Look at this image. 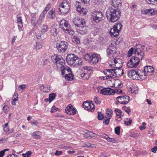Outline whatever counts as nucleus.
I'll use <instances>...</instances> for the list:
<instances>
[{
    "instance_id": "bf43d9fd",
    "label": "nucleus",
    "mask_w": 157,
    "mask_h": 157,
    "mask_svg": "<svg viewBox=\"0 0 157 157\" xmlns=\"http://www.w3.org/2000/svg\"><path fill=\"white\" fill-rule=\"evenodd\" d=\"M18 98V94L15 92L14 94V95L13 97V101H16L17 100Z\"/></svg>"
},
{
    "instance_id": "49530a36",
    "label": "nucleus",
    "mask_w": 157,
    "mask_h": 157,
    "mask_svg": "<svg viewBox=\"0 0 157 157\" xmlns=\"http://www.w3.org/2000/svg\"><path fill=\"white\" fill-rule=\"evenodd\" d=\"M146 2L148 4L155 5L157 3V0H146Z\"/></svg>"
},
{
    "instance_id": "8fccbe9b",
    "label": "nucleus",
    "mask_w": 157,
    "mask_h": 157,
    "mask_svg": "<svg viewBox=\"0 0 157 157\" xmlns=\"http://www.w3.org/2000/svg\"><path fill=\"white\" fill-rule=\"evenodd\" d=\"M123 97H124V101L123 104H126L128 103L129 101V96L126 95L123 96Z\"/></svg>"
},
{
    "instance_id": "79ce46f5",
    "label": "nucleus",
    "mask_w": 157,
    "mask_h": 157,
    "mask_svg": "<svg viewBox=\"0 0 157 157\" xmlns=\"http://www.w3.org/2000/svg\"><path fill=\"white\" fill-rule=\"evenodd\" d=\"M113 26L114 27H115L116 29L119 30V31L120 32L122 29V26L121 23H119L117 24H116V25H114Z\"/></svg>"
},
{
    "instance_id": "c9c22d12",
    "label": "nucleus",
    "mask_w": 157,
    "mask_h": 157,
    "mask_svg": "<svg viewBox=\"0 0 157 157\" xmlns=\"http://www.w3.org/2000/svg\"><path fill=\"white\" fill-rule=\"evenodd\" d=\"M90 105V103L86 101H84L82 104L83 107L84 108V109L88 111H89V105Z\"/></svg>"
},
{
    "instance_id": "20e7f679",
    "label": "nucleus",
    "mask_w": 157,
    "mask_h": 157,
    "mask_svg": "<svg viewBox=\"0 0 157 157\" xmlns=\"http://www.w3.org/2000/svg\"><path fill=\"white\" fill-rule=\"evenodd\" d=\"M51 58L58 69H61L66 66H65V60L61 56L54 54L52 56Z\"/></svg>"
},
{
    "instance_id": "13d9d810",
    "label": "nucleus",
    "mask_w": 157,
    "mask_h": 157,
    "mask_svg": "<svg viewBox=\"0 0 157 157\" xmlns=\"http://www.w3.org/2000/svg\"><path fill=\"white\" fill-rule=\"evenodd\" d=\"M44 18L43 17L39 16V19L38 20V25H41L42 22L44 21Z\"/></svg>"
},
{
    "instance_id": "c756f323",
    "label": "nucleus",
    "mask_w": 157,
    "mask_h": 157,
    "mask_svg": "<svg viewBox=\"0 0 157 157\" xmlns=\"http://www.w3.org/2000/svg\"><path fill=\"white\" fill-rule=\"evenodd\" d=\"M40 132L39 131L34 132L32 133L33 138L35 139H40L41 137L40 136Z\"/></svg>"
},
{
    "instance_id": "4be33fe9",
    "label": "nucleus",
    "mask_w": 157,
    "mask_h": 157,
    "mask_svg": "<svg viewBox=\"0 0 157 157\" xmlns=\"http://www.w3.org/2000/svg\"><path fill=\"white\" fill-rule=\"evenodd\" d=\"M106 52L107 56L109 57H114L113 55L115 53L116 51L114 50L108 48L107 49Z\"/></svg>"
},
{
    "instance_id": "2f4dec72",
    "label": "nucleus",
    "mask_w": 157,
    "mask_h": 157,
    "mask_svg": "<svg viewBox=\"0 0 157 157\" xmlns=\"http://www.w3.org/2000/svg\"><path fill=\"white\" fill-rule=\"evenodd\" d=\"M49 88L47 85H42L40 87L41 90L46 92H48L50 91Z\"/></svg>"
},
{
    "instance_id": "a878e982",
    "label": "nucleus",
    "mask_w": 157,
    "mask_h": 157,
    "mask_svg": "<svg viewBox=\"0 0 157 157\" xmlns=\"http://www.w3.org/2000/svg\"><path fill=\"white\" fill-rule=\"evenodd\" d=\"M50 33L51 34L54 36H55L58 33L57 29L54 27H52L50 29Z\"/></svg>"
},
{
    "instance_id": "603ef678",
    "label": "nucleus",
    "mask_w": 157,
    "mask_h": 157,
    "mask_svg": "<svg viewBox=\"0 0 157 157\" xmlns=\"http://www.w3.org/2000/svg\"><path fill=\"white\" fill-rule=\"evenodd\" d=\"M78 12L81 13L83 14L84 15H85L86 14L87 10L84 8H82L80 10H78Z\"/></svg>"
},
{
    "instance_id": "c85d7f7f",
    "label": "nucleus",
    "mask_w": 157,
    "mask_h": 157,
    "mask_svg": "<svg viewBox=\"0 0 157 157\" xmlns=\"http://www.w3.org/2000/svg\"><path fill=\"white\" fill-rule=\"evenodd\" d=\"M41 32L42 34H44L46 32L48 29V26L45 24H43L41 27Z\"/></svg>"
},
{
    "instance_id": "0e129e2a",
    "label": "nucleus",
    "mask_w": 157,
    "mask_h": 157,
    "mask_svg": "<svg viewBox=\"0 0 157 157\" xmlns=\"http://www.w3.org/2000/svg\"><path fill=\"white\" fill-rule=\"evenodd\" d=\"M46 13H46V11H43L41 13L40 16L44 18L45 17V15Z\"/></svg>"
},
{
    "instance_id": "6e6552de",
    "label": "nucleus",
    "mask_w": 157,
    "mask_h": 157,
    "mask_svg": "<svg viewBox=\"0 0 157 157\" xmlns=\"http://www.w3.org/2000/svg\"><path fill=\"white\" fill-rule=\"evenodd\" d=\"M68 43L65 41H61L59 43H57L56 45V48L59 52L64 53L67 49Z\"/></svg>"
},
{
    "instance_id": "9b49d317",
    "label": "nucleus",
    "mask_w": 157,
    "mask_h": 157,
    "mask_svg": "<svg viewBox=\"0 0 157 157\" xmlns=\"http://www.w3.org/2000/svg\"><path fill=\"white\" fill-rule=\"evenodd\" d=\"M59 26L63 30L66 31V33H69L70 25L68 24V21L64 19L61 20Z\"/></svg>"
},
{
    "instance_id": "aec40b11",
    "label": "nucleus",
    "mask_w": 157,
    "mask_h": 157,
    "mask_svg": "<svg viewBox=\"0 0 157 157\" xmlns=\"http://www.w3.org/2000/svg\"><path fill=\"white\" fill-rule=\"evenodd\" d=\"M141 13L143 14H149L151 15H154L155 14V12L153 9H146L145 10L142 11Z\"/></svg>"
},
{
    "instance_id": "393cba45",
    "label": "nucleus",
    "mask_w": 157,
    "mask_h": 157,
    "mask_svg": "<svg viewBox=\"0 0 157 157\" xmlns=\"http://www.w3.org/2000/svg\"><path fill=\"white\" fill-rule=\"evenodd\" d=\"M72 41L77 44H79L80 43L79 38L76 35L72 36L71 37Z\"/></svg>"
},
{
    "instance_id": "cd10ccee",
    "label": "nucleus",
    "mask_w": 157,
    "mask_h": 157,
    "mask_svg": "<svg viewBox=\"0 0 157 157\" xmlns=\"http://www.w3.org/2000/svg\"><path fill=\"white\" fill-rule=\"evenodd\" d=\"M90 74V73L84 71L80 75L81 77H82V78L83 79L87 80L89 78Z\"/></svg>"
},
{
    "instance_id": "58836bf2",
    "label": "nucleus",
    "mask_w": 157,
    "mask_h": 157,
    "mask_svg": "<svg viewBox=\"0 0 157 157\" xmlns=\"http://www.w3.org/2000/svg\"><path fill=\"white\" fill-rule=\"evenodd\" d=\"M56 94L52 93L49 94V102L51 103L55 98Z\"/></svg>"
},
{
    "instance_id": "f03ea898",
    "label": "nucleus",
    "mask_w": 157,
    "mask_h": 157,
    "mask_svg": "<svg viewBox=\"0 0 157 157\" xmlns=\"http://www.w3.org/2000/svg\"><path fill=\"white\" fill-rule=\"evenodd\" d=\"M121 13V11L118 9L110 7L106 12V17L110 21L114 22L120 18Z\"/></svg>"
},
{
    "instance_id": "37998d69",
    "label": "nucleus",
    "mask_w": 157,
    "mask_h": 157,
    "mask_svg": "<svg viewBox=\"0 0 157 157\" xmlns=\"http://www.w3.org/2000/svg\"><path fill=\"white\" fill-rule=\"evenodd\" d=\"M32 153L31 151H27L25 153L22 154V155L23 157H30Z\"/></svg>"
},
{
    "instance_id": "5fc2aeb1",
    "label": "nucleus",
    "mask_w": 157,
    "mask_h": 157,
    "mask_svg": "<svg viewBox=\"0 0 157 157\" xmlns=\"http://www.w3.org/2000/svg\"><path fill=\"white\" fill-rule=\"evenodd\" d=\"M49 64L50 63L48 60L47 59H46L44 60V61L43 66L44 67H46V66L49 65Z\"/></svg>"
},
{
    "instance_id": "ddd939ff",
    "label": "nucleus",
    "mask_w": 157,
    "mask_h": 157,
    "mask_svg": "<svg viewBox=\"0 0 157 157\" xmlns=\"http://www.w3.org/2000/svg\"><path fill=\"white\" fill-rule=\"evenodd\" d=\"M114 68L107 69L103 71V73L109 79L113 78L114 76Z\"/></svg>"
},
{
    "instance_id": "7c9ffc66",
    "label": "nucleus",
    "mask_w": 157,
    "mask_h": 157,
    "mask_svg": "<svg viewBox=\"0 0 157 157\" xmlns=\"http://www.w3.org/2000/svg\"><path fill=\"white\" fill-rule=\"evenodd\" d=\"M79 23L80 25H78V27L81 28H85L86 27V22L85 19H80Z\"/></svg>"
},
{
    "instance_id": "3c124183",
    "label": "nucleus",
    "mask_w": 157,
    "mask_h": 157,
    "mask_svg": "<svg viewBox=\"0 0 157 157\" xmlns=\"http://www.w3.org/2000/svg\"><path fill=\"white\" fill-rule=\"evenodd\" d=\"M2 106H3L2 105ZM9 109V107L8 106L4 104V105L3 106V109L6 113L8 112Z\"/></svg>"
},
{
    "instance_id": "774afa93",
    "label": "nucleus",
    "mask_w": 157,
    "mask_h": 157,
    "mask_svg": "<svg viewBox=\"0 0 157 157\" xmlns=\"http://www.w3.org/2000/svg\"><path fill=\"white\" fill-rule=\"evenodd\" d=\"M151 151L152 152L154 153H156V151H157V146H155L154 147L151 149Z\"/></svg>"
},
{
    "instance_id": "1a4fd4ad",
    "label": "nucleus",
    "mask_w": 157,
    "mask_h": 157,
    "mask_svg": "<svg viewBox=\"0 0 157 157\" xmlns=\"http://www.w3.org/2000/svg\"><path fill=\"white\" fill-rule=\"evenodd\" d=\"M100 90V93L103 95H113L115 94L114 90L109 88H103L101 87L99 88L98 91Z\"/></svg>"
},
{
    "instance_id": "6ab92c4d",
    "label": "nucleus",
    "mask_w": 157,
    "mask_h": 157,
    "mask_svg": "<svg viewBox=\"0 0 157 157\" xmlns=\"http://www.w3.org/2000/svg\"><path fill=\"white\" fill-rule=\"evenodd\" d=\"M109 33L111 36L116 37L117 36L119 33V30L116 29L113 26V28H111L110 31Z\"/></svg>"
},
{
    "instance_id": "de8ad7c7",
    "label": "nucleus",
    "mask_w": 157,
    "mask_h": 157,
    "mask_svg": "<svg viewBox=\"0 0 157 157\" xmlns=\"http://www.w3.org/2000/svg\"><path fill=\"white\" fill-rule=\"evenodd\" d=\"M106 118L107 119H105L103 122V123L105 124H109L110 120L111 118V116H109L107 117Z\"/></svg>"
},
{
    "instance_id": "864d4df0",
    "label": "nucleus",
    "mask_w": 157,
    "mask_h": 157,
    "mask_svg": "<svg viewBox=\"0 0 157 157\" xmlns=\"http://www.w3.org/2000/svg\"><path fill=\"white\" fill-rule=\"evenodd\" d=\"M112 113L113 111L111 109H107L106 111V114L107 115V117L109 116H111V117H112Z\"/></svg>"
},
{
    "instance_id": "4468645a",
    "label": "nucleus",
    "mask_w": 157,
    "mask_h": 157,
    "mask_svg": "<svg viewBox=\"0 0 157 157\" xmlns=\"http://www.w3.org/2000/svg\"><path fill=\"white\" fill-rule=\"evenodd\" d=\"M128 77L132 79L139 80L136 70L133 69L129 71L128 72Z\"/></svg>"
},
{
    "instance_id": "e433bc0d",
    "label": "nucleus",
    "mask_w": 157,
    "mask_h": 157,
    "mask_svg": "<svg viewBox=\"0 0 157 157\" xmlns=\"http://www.w3.org/2000/svg\"><path fill=\"white\" fill-rule=\"evenodd\" d=\"M124 97H123V96H118L117 97V100L118 102L121 104H123V103H124Z\"/></svg>"
},
{
    "instance_id": "5701e85b",
    "label": "nucleus",
    "mask_w": 157,
    "mask_h": 157,
    "mask_svg": "<svg viewBox=\"0 0 157 157\" xmlns=\"http://www.w3.org/2000/svg\"><path fill=\"white\" fill-rule=\"evenodd\" d=\"M17 23L18 27L20 28H22L23 26L22 23V20L20 16V13L17 15Z\"/></svg>"
},
{
    "instance_id": "4d7b16f0",
    "label": "nucleus",
    "mask_w": 157,
    "mask_h": 157,
    "mask_svg": "<svg viewBox=\"0 0 157 157\" xmlns=\"http://www.w3.org/2000/svg\"><path fill=\"white\" fill-rule=\"evenodd\" d=\"M106 140L109 142H111L113 143H115L116 141V140L114 138H111L109 136L107 138Z\"/></svg>"
},
{
    "instance_id": "c03bdc74",
    "label": "nucleus",
    "mask_w": 157,
    "mask_h": 157,
    "mask_svg": "<svg viewBox=\"0 0 157 157\" xmlns=\"http://www.w3.org/2000/svg\"><path fill=\"white\" fill-rule=\"evenodd\" d=\"M98 118L99 120H102L104 118L103 115L101 112H98Z\"/></svg>"
},
{
    "instance_id": "ea45409f",
    "label": "nucleus",
    "mask_w": 157,
    "mask_h": 157,
    "mask_svg": "<svg viewBox=\"0 0 157 157\" xmlns=\"http://www.w3.org/2000/svg\"><path fill=\"white\" fill-rule=\"evenodd\" d=\"M137 48L136 47L135 48H134H134H130L128 51V57H130L132 56L133 52L134 53V51H135V49L136 48Z\"/></svg>"
},
{
    "instance_id": "bb28decb",
    "label": "nucleus",
    "mask_w": 157,
    "mask_h": 157,
    "mask_svg": "<svg viewBox=\"0 0 157 157\" xmlns=\"http://www.w3.org/2000/svg\"><path fill=\"white\" fill-rule=\"evenodd\" d=\"M115 112L116 116L119 117V118H121L122 117L124 116V114L122 113V112L119 109H116L114 110Z\"/></svg>"
},
{
    "instance_id": "680f3d73",
    "label": "nucleus",
    "mask_w": 157,
    "mask_h": 157,
    "mask_svg": "<svg viewBox=\"0 0 157 157\" xmlns=\"http://www.w3.org/2000/svg\"><path fill=\"white\" fill-rule=\"evenodd\" d=\"M8 139L7 138H4L0 139V144L6 142Z\"/></svg>"
},
{
    "instance_id": "f257e3e1",
    "label": "nucleus",
    "mask_w": 157,
    "mask_h": 157,
    "mask_svg": "<svg viewBox=\"0 0 157 157\" xmlns=\"http://www.w3.org/2000/svg\"><path fill=\"white\" fill-rule=\"evenodd\" d=\"M134 53L135 56H132L127 63V65L129 68L136 67L138 65L140 60H142L144 56V52L140 48H135Z\"/></svg>"
},
{
    "instance_id": "423d86ee",
    "label": "nucleus",
    "mask_w": 157,
    "mask_h": 157,
    "mask_svg": "<svg viewBox=\"0 0 157 157\" xmlns=\"http://www.w3.org/2000/svg\"><path fill=\"white\" fill-rule=\"evenodd\" d=\"M83 58L88 62L94 64L98 62L99 59V55L94 53L92 54L87 53L83 56Z\"/></svg>"
},
{
    "instance_id": "09e8293b",
    "label": "nucleus",
    "mask_w": 157,
    "mask_h": 157,
    "mask_svg": "<svg viewBox=\"0 0 157 157\" xmlns=\"http://www.w3.org/2000/svg\"><path fill=\"white\" fill-rule=\"evenodd\" d=\"M120 128H121L120 126H117L115 128V132L116 134L117 135H119L120 134Z\"/></svg>"
},
{
    "instance_id": "a18cd8bd",
    "label": "nucleus",
    "mask_w": 157,
    "mask_h": 157,
    "mask_svg": "<svg viewBox=\"0 0 157 157\" xmlns=\"http://www.w3.org/2000/svg\"><path fill=\"white\" fill-rule=\"evenodd\" d=\"M91 103H90V105H89V111H93L94 110L95 105L94 104L92 103V102L91 101Z\"/></svg>"
},
{
    "instance_id": "052dcab7",
    "label": "nucleus",
    "mask_w": 157,
    "mask_h": 157,
    "mask_svg": "<svg viewBox=\"0 0 157 157\" xmlns=\"http://www.w3.org/2000/svg\"><path fill=\"white\" fill-rule=\"evenodd\" d=\"M51 7V4L50 3H48L46 7H45V8L43 11H46V13H47V11H48L50 8Z\"/></svg>"
},
{
    "instance_id": "9d476101",
    "label": "nucleus",
    "mask_w": 157,
    "mask_h": 157,
    "mask_svg": "<svg viewBox=\"0 0 157 157\" xmlns=\"http://www.w3.org/2000/svg\"><path fill=\"white\" fill-rule=\"evenodd\" d=\"M103 16V13L100 11H94L92 14L93 20L96 23L101 21Z\"/></svg>"
},
{
    "instance_id": "338daca9",
    "label": "nucleus",
    "mask_w": 157,
    "mask_h": 157,
    "mask_svg": "<svg viewBox=\"0 0 157 157\" xmlns=\"http://www.w3.org/2000/svg\"><path fill=\"white\" fill-rule=\"evenodd\" d=\"M114 62V64L118 63H121V60L119 58H115L113 60Z\"/></svg>"
},
{
    "instance_id": "7ed1b4c3",
    "label": "nucleus",
    "mask_w": 157,
    "mask_h": 157,
    "mask_svg": "<svg viewBox=\"0 0 157 157\" xmlns=\"http://www.w3.org/2000/svg\"><path fill=\"white\" fill-rule=\"evenodd\" d=\"M67 63L71 66L78 67L82 65L83 62L80 58L73 54H68L66 58Z\"/></svg>"
},
{
    "instance_id": "39448f33",
    "label": "nucleus",
    "mask_w": 157,
    "mask_h": 157,
    "mask_svg": "<svg viewBox=\"0 0 157 157\" xmlns=\"http://www.w3.org/2000/svg\"><path fill=\"white\" fill-rule=\"evenodd\" d=\"M61 71L62 75L66 80L71 81L73 79L74 76L70 68L67 66L64 67L61 69Z\"/></svg>"
},
{
    "instance_id": "b1692460",
    "label": "nucleus",
    "mask_w": 157,
    "mask_h": 157,
    "mask_svg": "<svg viewBox=\"0 0 157 157\" xmlns=\"http://www.w3.org/2000/svg\"><path fill=\"white\" fill-rule=\"evenodd\" d=\"M83 69L84 70V72L91 74L93 71V67L90 66H85L83 67Z\"/></svg>"
},
{
    "instance_id": "f704fd0d",
    "label": "nucleus",
    "mask_w": 157,
    "mask_h": 157,
    "mask_svg": "<svg viewBox=\"0 0 157 157\" xmlns=\"http://www.w3.org/2000/svg\"><path fill=\"white\" fill-rule=\"evenodd\" d=\"M80 19L78 17H75L73 20V22L74 24L77 26H78V25H79L80 24L79 22Z\"/></svg>"
},
{
    "instance_id": "f8f14e48",
    "label": "nucleus",
    "mask_w": 157,
    "mask_h": 157,
    "mask_svg": "<svg viewBox=\"0 0 157 157\" xmlns=\"http://www.w3.org/2000/svg\"><path fill=\"white\" fill-rule=\"evenodd\" d=\"M65 112L69 115H74L76 113V110L71 104H69L65 109Z\"/></svg>"
},
{
    "instance_id": "4c0bfd02",
    "label": "nucleus",
    "mask_w": 157,
    "mask_h": 157,
    "mask_svg": "<svg viewBox=\"0 0 157 157\" xmlns=\"http://www.w3.org/2000/svg\"><path fill=\"white\" fill-rule=\"evenodd\" d=\"M124 124L128 126L130 125L132 122V120L131 118H127L124 121Z\"/></svg>"
},
{
    "instance_id": "473e14b6",
    "label": "nucleus",
    "mask_w": 157,
    "mask_h": 157,
    "mask_svg": "<svg viewBox=\"0 0 157 157\" xmlns=\"http://www.w3.org/2000/svg\"><path fill=\"white\" fill-rule=\"evenodd\" d=\"M38 20H37L35 16H32L31 17V23L34 26H35L37 23H38Z\"/></svg>"
},
{
    "instance_id": "f3484780",
    "label": "nucleus",
    "mask_w": 157,
    "mask_h": 157,
    "mask_svg": "<svg viewBox=\"0 0 157 157\" xmlns=\"http://www.w3.org/2000/svg\"><path fill=\"white\" fill-rule=\"evenodd\" d=\"M114 76L117 77L121 76L124 73L123 70L121 68H114Z\"/></svg>"
},
{
    "instance_id": "2eb2a0df",
    "label": "nucleus",
    "mask_w": 157,
    "mask_h": 157,
    "mask_svg": "<svg viewBox=\"0 0 157 157\" xmlns=\"http://www.w3.org/2000/svg\"><path fill=\"white\" fill-rule=\"evenodd\" d=\"M154 70V68L150 66H146L144 67V71L145 73L146 76L152 75Z\"/></svg>"
},
{
    "instance_id": "0eeeda50",
    "label": "nucleus",
    "mask_w": 157,
    "mask_h": 157,
    "mask_svg": "<svg viewBox=\"0 0 157 157\" xmlns=\"http://www.w3.org/2000/svg\"><path fill=\"white\" fill-rule=\"evenodd\" d=\"M70 8L68 2L67 1L64 0L59 5V10L61 14H64L69 12Z\"/></svg>"
},
{
    "instance_id": "412c9836",
    "label": "nucleus",
    "mask_w": 157,
    "mask_h": 157,
    "mask_svg": "<svg viewBox=\"0 0 157 157\" xmlns=\"http://www.w3.org/2000/svg\"><path fill=\"white\" fill-rule=\"evenodd\" d=\"M55 9H52L48 12L47 15V17L52 19H53L55 17Z\"/></svg>"
},
{
    "instance_id": "72a5a7b5",
    "label": "nucleus",
    "mask_w": 157,
    "mask_h": 157,
    "mask_svg": "<svg viewBox=\"0 0 157 157\" xmlns=\"http://www.w3.org/2000/svg\"><path fill=\"white\" fill-rule=\"evenodd\" d=\"M84 28H82V29H79L77 30L78 33L81 35H84L87 33V30L86 29H84Z\"/></svg>"
},
{
    "instance_id": "a211bd4d",
    "label": "nucleus",
    "mask_w": 157,
    "mask_h": 157,
    "mask_svg": "<svg viewBox=\"0 0 157 157\" xmlns=\"http://www.w3.org/2000/svg\"><path fill=\"white\" fill-rule=\"evenodd\" d=\"M110 3L114 8L121 6L122 4V2L120 0H112Z\"/></svg>"
},
{
    "instance_id": "6e6d98bb",
    "label": "nucleus",
    "mask_w": 157,
    "mask_h": 157,
    "mask_svg": "<svg viewBox=\"0 0 157 157\" xmlns=\"http://www.w3.org/2000/svg\"><path fill=\"white\" fill-rule=\"evenodd\" d=\"M122 108L125 110V111L128 113H129L131 111V109L129 107L126 106H124Z\"/></svg>"
},
{
    "instance_id": "a19ab883",
    "label": "nucleus",
    "mask_w": 157,
    "mask_h": 157,
    "mask_svg": "<svg viewBox=\"0 0 157 157\" xmlns=\"http://www.w3.org/2000/svg\"><path fill=\"white\" fill-rule=\"evenodd\" d=\"M42 47V45L41 43L39 42H36V45L34 48L36 50L39 49Z\"/></svg>"
},
{
    "instance_id": "69168bd1",
    "label": "nucleus",
    "mask_w": 157,
    "mask_h": 157,
    "mask_svg": "<svg viewBox=\"0 0 157 157\" xmlns=\"http://www.w3.org/2000/svg\"><path fill=\"white\" fill-rule=\"evenodd\" d=\"M94 102L97 105L101 103L100 101L98 100L97 98H95L94 99Z\"/></svg>"
},
{
    "instance_id": "e2e57ef3",
    "label": "nucleus",
    "mask_w": 157,
    "mask_h": 157,
    "mask_svg": "<svg viewBox=\"0 0 157 157\" xmlns=\"http://www.w3.org/2000/svg\"><path fill=\"white\" fill-rule=\"evenodd\" d=\"M115 86L117 88H120L122 87V85L121 83H118L117 82H116L114 84Z\"/></svg>"
},
{
    "instance_id": "dca6fc26",
    "label": "nucleus",
    "mask_w": 157,
    "mask_h": 157,
    "mask_svg": "<svg viewBox=\"0 0 157 157\" xmlns=\"http://www.w3.org/2000/svg\"><path fill=\"white\" fill-rule=\"evenodd\" d=\"M136 73L138 77L139 80L140 78L141 80L145 79L146 78V75L144 71V69H138L136 70Z\"/></svg>"
}]
</instances>
